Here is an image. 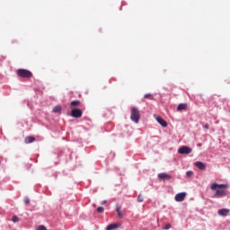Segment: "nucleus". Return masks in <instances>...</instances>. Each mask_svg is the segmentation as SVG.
Here are the masks:
<instances>
[{
  "label": "nucleus",
  "instance_id": "obj_1",
  "mask_svg": "<svg viewBox=\"0 0 230 230\" xmlns=\"http://www.w3.org/2000/svg\"><path fill=\"white\" fill-rule=\"evenodd\" d=\"M229 186L227 184L212 183L210 190H212V191H216L215 197H226L227 193L225 190Z\"/></svg>",
  "mask_w": 230,
  "mask_h": 230
},
{
  "label": "nucleus",
  "instance_id": "obj_2",
  "mask_svg": "<svg viewBox=\"0 0 230 230\" xmlns=\"http://www.w3.org/2000/svg\"><path fill=\"white\" fill-rule=\"evenodd\" d=\"M141 119V113H139V110L137 108H131V115L130 119L134 121V123H139V119Z\"/></svg>",
  "mask_w": 230,
  "mask_h": 230
},
{
  "label": "nucleus",
  "instance_id": "obj_3",
  "mask_svg": "<svg viewBox=\"0 0 230 230\" xmlns=\"http://www.w3.org/2000/svg\"><path fill=\"white\" fill-rule=\"evenodd\" d=\"M17 76L20 78H31L33 76V74L30 70L20 68L16 72Z\"/></svg>",
  "mask_w": 230,
  "mask_h": 230
},
{
  "label": "nucleus",
  "instance_id": "obj_4",
  "mask_svg": "<svg viewBox=\"0 0 230 230\" xmlns=\"http://www.w3.org/2000/svg\"><path fill=\"white\" fill-rule=\"evenodd\" d=\"M178 152L180 153V154H182V155H188V154H191V152H193V150L190 148V147H188V146H181L179 150H178Z\"/></svg>",
  "mask_w": 230,
  "mask_h": 230
},
{
  "label": "nucleus",
  "instance_id": "obj_5",
  "mask_svg": "<svg viewBox=\"0 0 230 230\" xmlns=\"http://www.w3.org/2000/svg\"><path fill=\"white\" fill-rule=\"evenodd\" d=\"M83 111L80 109H74L71 111L72 118H82Z\"/></svg>",
  "mask_w": 230,
  "mask_h": 230
},
{
  "label": "nucleus",
  "instance_id": "obj_6",
  "mask_svg": "<svg viewBox=\"0 0 230 230\" xmlns=\"http://www.w3.org/2000/svg\"><path fill=\"white\" fill-rule=\"evenodd\" d=\"M158 179L160 181H170V179H172V175L166 172H161L158 173Z\"/></svg>",
  "mask_w": 230,
  "mask_h": 230
},
{
  "label": "nucleus",
  "instance_id": "obj_7",
  "mask_svg": "<svg viewBox=\"0 0 230 230\" xmlns=\"http://www.w3.org/2000/svg\"><path fill=\"white\" fill-rule=\"evenodd\" d=\"M176 202H182L186 199V192H180L174 197Z\"/></svg>",
  "mask_w": 230,
  "mask_h": 230
},
{
  "label": "nucleus",
  "instance_id": "obj_8",
  "mask_svg": "<svg viewBox=\"0 0 230 230\" xmlns=\"http://www.w3.org/2000/svg\"><path fill=\"white\" fill-rule=\"evenodd\" d=\"M229 208H221L217 211V215L220 217H227L229 215Z\"/></svg>",
  "mask_w": 230,
  "mask_h": 230
},
{
  "label": "nucleus",
  "instance_id": "obj_9",
  "mask_svg": "<svg viewBox=\"0 0 230 230\" xmlns=\"http://www.w3.org/2000/svg\"><path fill=\"white\" fill-rule=\"evenodd\" d=\"M116 211H117V215H118L119 218H123V217H125V212L123 210H121V206L117 205Z\"/></svg>",
  "mask_w": 230,
  "mask_h": 230
},
{
  "label": "nucleus",
  "instance_id": "obj_10",
  "mask_svg": "<svg viewBox=\"0 0 230 230\" xmlns=\"http://www.w3.org/2000/svg\"><path fill=\"white\" fill-rule=\"evenodd\" d=\"M119 227H121V224L119 223L111 224L106 227V230L119 229Z\"/></svg>",
  "mask_w": 230,
  "mask_h": 230
},
{
  "label": "nucleus",
  "instance_id": "obj_11",
  "mask_svg": "<svg viewBox=\"0 0 230 230\" xmlns=\"http://www.w3.org/2000/svg\"><path fill=\"white\" fill-rule=\"evenodd\" d=\"M156 121L162 126V127H168V123H166V120L163 119L161 117H156Z\"/></svg>",
  "mask_w": 230,
  "mask_h": 230
},
{
  "label": "nucleus",
  "instance_id": "obj_12",
  "mask_svg": "<svg viewBox=\"0 0 230 230\" xmlns=\"http://www.w3.org/2000/svg\"><path fill=\"white\" fill-rule=\"evenodd\" d=\"M195 166H197V168L199 170H206V164L202 162H196Z\"/></svg>",
  "mask_w": 230,
  "mask_h": 230
},
{
  "label": "nucleus",
  "instance_id": "obj_13",
  "mask_svg": "<svg viewBox=\"0 0 230 230\" xmlns=\"http://www.w3.org/2000/svg\"><path fill=\"white\" fill-rule=\"evenodd\" d=\"M35 141V137H26L24 139V143L26 145H29L30 143H33Z\"/></svg>",
  "mask_w": 230,
  "mask_h": 230
},
{
  "label": "nucleus",
  "instance_id": "obj_14",
  "mask_svg": "<svg viewBox=\"0 0 230 230\" xmlns=\"http://www.w3.org/2000/svg\"><path fill=\"white\" fill-rule=\"evenodd\" d=\"M188 105L185 103H181L177 107V111H186Z\"/></svg>",
  "mask_w": 230,
  "mask_h": 230
},
{
  "label": "nucleus",
  "instance_id": "obj_15",
  "mask_svg": "<svg viewBox=\"0 0 230 230\" xmlns=\"http://www.w3.org/2000/svg\"><path fill=\"white\" fill-rule=\"evenodd\" d=\"M144 98H145L146 100H154V95H153L152 93H146V94L144 95Z\"/></svg>",
  "mask_w": 230,
  "mask_h": 230
},
{
  "label": "nucleus",
  "instance_id": "obj_16",
  "mask_svg": "<svg viewBox=\"0 0 230 230\" xmlns=\"http://www.w3.org/2000/svg\"><path fill=\"white\" fill-rule=\"evenodd\" d=\"M71 105L72 107H78V105H80V101H72Z\"/></svg>",
  "mask_w": 230,
  "mask_h": 230
},
{
  "label": "nucleus",
  "instance_id": "obj_17",
  "mask_svg": "<svg viewBox=\"0 0 230 230\" xmlns=\"http://www.w3.org/2000/svg\"><path fill=\"white\" fill-rule=\"evenodd\" d=\"M145 200V198H143V195L139 194L137 197V202H143Z\"/></svg>",
  "mask_w": 230,
  "mask_h": 230
},
{
  "label": "nucleus",
  "instance_id": "obj_18",
  "mask_svg": "<svg viewBox=\"0 0 230 230\" xmlns=\"http://www.w3.org/2000/svg\"><path fill=\"white\" fill-rule=\"evenodd\" d=\"M103 211H105V208H103V207L97 208V213H103Z\"/></svg>",
  "mask_w": 230,
  "mask_h": 230
},
{
  "label": "nucleus",
  "instance_id": "obj_19",
  "mask_svg": "<svg viewBox=\"0 0 230 230\" xmlns=\"http://www.w3.org/2000/svg\"><path fill=\"white\" fill-rule=\"evenodd\" d=\"M163 229H164V230L172 229V225L167 224V225H165V226L163 227Z\"/></svg>",
  "mask_w": 230,
  "mask_h": 230
},
{
  "label": "nucleus",
  "instance_id": "obj_20",
  "mask_svg": "<svg viewBox=\"0 0 230 230\" xmlns=\"http://www.w3.org/2000/svg\"><path fill=\"white\" fill-rule=\"evenodd\" d=\"M12 220L14 223H17V222H19V217L17 216H13Z\"/></svg>",
  "mask_w": 230,
  "mask_h": 230
},
{
  "label": "nucleus",
  "instance_id": "obj_21",
  "mask_svg": "<svg viewBox=\"0 0 230 230\" xmlns=\"http://www.w3.org/2000/svg\"><path fill=\"white\" fill-rule=\"evenodd\" d=\"M37 230H48V229L44 226H38Z\"/></svg>",
  "mask_w": 230,
  "mask_h": 230
},
{
  "label": "nucleus",
  "instance_id": "obj_22",
  "mask_svg": "<svg viewBox=\"0 0 230 230\" xmlns=\"http://www.w3.org/2000/svg\"><path fill=\"white\" fill-rule=\"evenodd\" d=\"M186 175H187V177H191V175H193V172L188 171V172H186Z\"/></svg>",
  "mask_w": 230,
  "mask_h": 230
},
{
  "label": "nucleus",
  "instance_id": "obj_23",
  "mask_svg": "<svg viewBox=\"0 0 230 230\" xmlns=\"http://www.w3.org/2000/svg\"><path fill=\"white\" fill-rule=\"evenodd\" d=\"M24 202L25 204H30V198H25Z\"/></svg>",
  "mask_w": 230,
  "mask_h": 230
},
{
  "label": "nucleus",
  "instance_id": "obj_24",
  "mask_svg": "<svg viewBox=\"0 0 230 230\" xmlns=\"http://www.w3.org/2000/svg\"><path fill=\"white\" fill-rule=\"evenodd\" d=\"M53 112H58V106H56V107L53 109Z\"/></svg>",
  "mask_w": 230,
  "mask_h": 230
},
{
  "label": "nucleus",
  "instance_id": "obj_25",
  "mask_svg": "<svg viewBox=\"0 0 230 230\" xmlns=\"http://www.w3.org/2000/svg\"><path fill=\"white\" fill-rule=\"evenodd\" d=\"M204 128H206V130L209 129V124H205Z\"/></svg>",
  "mask_w": 230,
  "mask_h": 230
}]
</instances>
